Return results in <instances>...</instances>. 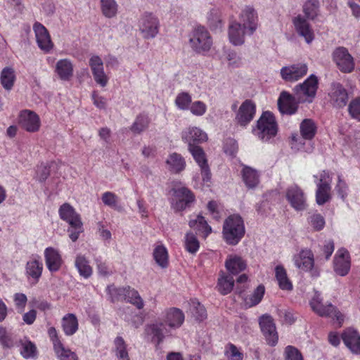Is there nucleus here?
Segmentation results:
<instances>
[{
  "label": "nucleus",
  "mask_w": 360,
  "mask_h": 360,
  "mask_svg": "<svg viewBox=\"0 0 360 360\" xmlns=\"http://www.w3.org/2000/svg\"><path fill=\"white\" fill-rule=\"evenodd\" d=\"M200 247L196 236L192 232H188L185 236V248L190 253H195Z\"/></svg>",
  "instance_id": "864d4df0"
},
{
  "label": "nucleus",
  "mask_w": 360,
  "mask_h": 360,
  "mask_svg": "<svg viewBox=\"0 0 360 360\" xmlns=\"http://www.w3.org/2000/svg\"><path fill=\"white\" fill-rule=\"evenodd\" d=\"M330 102L336 108L345 106L348 101V94L346 89L340 83H333L328 93Z\"/></svg>",
  "instance_id": "dca6fc26"
},
{
  "label": "nucleus",
  "mask_w": 360,
  "mask_h": 360,
  "mask_svg": "<svg viewBox=\"0 0 360 360\" xmlns=\"http://www.w3.org/2000/svg\"><path fill=\"white\" fill-rule=\"evenodd\" d=\"M300 133L303 139L311 140L316 132L315 122L311 119H304L300 124Z\"/></svg>",
  "instance_id": "58836bf2"
},
{
  "label": "nucleus",
  "mask_w": 360,
  "mask_h": 360,
  "mask_svg": "<svg viewBox=\"0 0 360 360\" xmlns=\"http://www.w3.org/2000/svg\"><path fill=\"white\" fill-rule=\"evenodd\" d=\"M319 0H307L303 6V11L308 19L313 20L317 15Z\"/></svg>",
  "instance_id": "3c124183"
},
{
  "label": "nucleus",
  "mask_w": 360,
  "mask_h": 360,
  "mask_svg": "<svg viewBox=\"0 0 360 360\" xmlns=\"http://www.w3.org/2000/svg\"><path fill=\"white\" fill-rule=\"evenodd\" d=\"M166 164L168 169L173 173H179L183 171L186 167V162L184 158L176 153L171 154L167 160Z\"/></svg>",
  "instance_id": "f704fd0d"
},
{
  "label": "nucleus",
  "mask_w": 360,
  "mask_h": 360,
  "mask_svg": "<svg viewBox=\"0 0 360 360\" xmlns=\"http://www.w3.org/2000/svg\"><path fill=\"white\" fill-rule=\"evenodd\" d=\"M153 258L155 262L162 268L168 266V252L163 245H157L153 250Z\"/></svg>",
  "instance_id": "37998d69"
},
{
  "label": "nucleus",
  "mask_w": 360,
  "mask_h": 360,
  "mask_svg": "<svg viewBox=\"0 0 360 360\" xmlns=\"http://www.w3.org/2000/svg\"><path fill=\"white\" fill-rule=\"evenodd\" d=\"M101 10L107 18L114 17L117 11V4L115 0H101Z\"/></svg>",
  "instance_id": "8fccbe9b"
},
{
  "label": "nucleus",
  "mask_w": 360,
  "mask_h": 360,
  "mask_svg": "<svg viewBox=\"0 0 360 360\" xmlns=\"http://www.w3.org/2000/svg\"><path fill=\"white\" fill-rule=\"evenodd\" d=\"M44 257L46 265L51 272H56L60 269L63 260L57 250L51 247L46 248Z\"/></svg>",
  "instance_id": "cd10ccee"
},
{
  "label": "nucleus",
  "mask_w": 360,
  "mask_h": 360,
  "mask_svg": "<svg viewBox=\"0 0 360 360\" xmlns=\"http://www.w3.org/2000/svg\"><path fill=\"white\" fill-rule=\"evenodd\" d=\"M245 262L239 256L229 255L226 260L225 266L232 274H238L246 268Z\"/></svg>",
  "instance_id": "2f4dec72"
},
{
  "label": "nucleus",
  "mask_w": 360,
  "mask_h": 360,
  "mask_svg": "<svg viewBox=\"0 0 360 360\" xmlns=\"http://www.w3.org/2000/svg\"><path fill=\"white\" fill-rule=\"evenodd\" d=\"M308 70L305 63L294 64L283 67L281 70V77L287 82H295L304 77Z\"/></svg>",
  "instance_id": "4468645a"
},
{
  "label": "nucleus",
  "mask_w": 360,
  "mask_h": 360,
  "mask_svg": "<svg viewBox=\"0 0 360 360\" xmlns=\"http://www.w3.org/2000/svg\"><path fill=\"white\" fill-rule=\"evenodd\" d=\"M285 360H303V357L297 348L287 346L285 349Z\"/></svg>",
  "instance_id": "680f3d73"
},
{
  "label": "nucleus",
  "mask_w": 360,
  "mask_h": 360,
  "mask_svg": "<svg viewBox=\"0 0 360 360\" xmlns=\"http://www.w3.org/2000/svg\"><path fill=\"white\" fill-rule=\"evenodd\" d=\"M0 345L4 349H11L18 345V340L8 333L6 328L0 326Z\"/></svg>",
  "instance_id": "c03bdc74"
},
{
  "label": "nucleus",
  "mask_w": 360,
  "mask_h": 360,
  "mask_svg": "<svg viewBox=\"0 0 360 360\" xmlns=\"http://www.w3.org/2000/svg\"><path fill=\"white\" fill-rule=\"evenodd\" d=\"M114 346L113 352L117 360H130L127 349V345L122 337L118 336L115 339Z\"/></svg>",
  "instance_id": "e433bc0d"
},
{
  "label": "nucleus",
  "mask_w": 360,
  "mask_h": 360,
  "mask_svg": "<svg viewBox=\"0 0 360 360\" xmlns=\"http://www.w3.org/2000/svg\"><path fill=\"white\" fill-rule=\"evenodd\" d=\"M108 292L110 296L111 301L112 302L124 299L125 293L127 291V287L124 288H116L113 285L108 287Z\"/></svg>",
  "instance_id": "6e6d98bb"
},
{
  "label": "nucleus",
  "mask_w": 360,
  "mask_h": 360,
  "mask_svg": "<svg viewBox=\"0 0 360 360\" xmlns=\"http://www.w3.org/2000/svg\"><path fill=\"white\" fill-rule=\"evenodd\" d=\"M240 22L243 23L242 26L246 28L247 33L251 35L257 30V15L254 8L250 6H246L240 15Z\"/></svg>",
  "instance_id": "6ab92c4d"
},
{
  "label": "nucleus",
  "mask_w": 360,
  "mask_h": 360,
  "mask_svg": "<svg viewBox=\"0 0 360 360\" xmlns=\"http://www.w3.org/2000/svg\"><path fill=\"white\" fill-rule=\"evenodd\" d=\"M78 320L74 314H68L62 319V328L68 336L74 335L78 330Z\"/></svg>",
  "instance_id": "c9c22d12"
},
{
  "label": "nucleus",
  "mask_w": 360,
  "mask_h": 360,
  "mask_svg": "<svg viewBox=\"0 0 360 360\" xmlns=\"http://www.w3.org/2000/svg\"><path fill=\"white\" fill-rule=\"evenodd\" d=\"M25 270L27 276L31 277L35 283H37L41 276L43 264L38 259H32L27 262Z\"/></svg>",
  "instance_id": "473e14b6"
},
{
  "label": "nucleus",
  "mask_w": 360,
  "mask_h": 360,
  "mask_svg": "<svg viewBox=\"0 0 360 360\" xmlns=\"http://www.w3.org/2000/svg\"><path fill=\"white\" fill-rule=\"evenodd\" d=\"M278 107L281 113L292 115L297 110V103L290 94L283 91L278 100Z\"/></svg>",
  "instance_id": "b1692460"
},
{
  "label": "nucleus",
  "mask_w": 360,
  "mask_h": 360,
  "mask_svg": "<svg viewBox=\"0 0 360 360\" xmlns=\"http://www.w3.org/2000/svg\"><path fill=\"white\" fill-rule=\"evenodd\" d=\"M174 195L177 200L173 203L172 207L176 212L185 210L195 200L193 193L186 187L174 189Z\"/></svg>",
  "instance_id": "ddd939ff"
},
{
  "label": "nucleus",
  "mask_w": 360,
  "mask_h": 360,
  "mask_svg": "<svg viewBox=\"0 0 360 360\" xmlns=\"http://www.w3.org/2000/svg\"><path fill=\"white\" fill-rule=\"evenodd\" d=\"M245 225L238 214L230 215L223 224V238L226 243L236 245L245 235Z\"/></svg>",
  "instance_id": "f257e3e1"
},
{
  "label": "nucleus",
  "mask_w": 360,
  "mask_h": 360,
  "mask_svg": "<svg viewBox=\"0 0 360 360\" xmlns=\"http://www.w3.org/2000/svg\"><path fill=\"white\" fill-rule=\"evenodd\" d=\"M241 170L242 179L248 188L256 187L259 182V174L254 168L242 165Z\"/></svg>",
  "instance_id": "c85d7f7f"
},
{
  "label": "nucleus",
  "mask_w": 360,
  "mask_h": 360,
  "mask_svg": "<svg viewBox=\"0 0 360 360\" xmlns=\"http://www.w3.org/2000/svg\"><path fill=\"white\" fill-rule=\"evenodd\" d=\"M333 58L338 69L344 73H350L354 69V61L348 50L340 46L333 53Z\"/></svg>",
  "instance_id": "423d86ee"
},
{
  "label": "nucleus",
  "mask_w": 360,
  "mask_h": 360,
  "mask_svg": "<svg viewBox=\"0 0 360 360\" xmlns=\"http://www.w3.org/2000/svg\"><path fill=\"white\" fill-rule=\"evenodd\" d=\"M188 224L191 228L197 229L205 233V236L212 232L211 227L202 215H198L195 219L190 220Z\"/></svg>",
  "instance_id": "de8ad7c7"
},
{
  "label": "nucleus",
  "mask_w": 360,
  "mask_h": 360,
  "mask_svg": "<svg viewBox=\"0 0 360 360\" xmlns=\"http://www.w3.org/2000/svg\"><path fill=\"white\" fill-rule=\"evenodd\" d=\"M1 83L6 90H11L15 80V70L11 67L4 68L1 73Z\"/></svg>",
  "instance_id": "ea45409f"
},
{
  "label": "nucleus",
  "mask_w": 360,
  "mask_h": 360,
  "mask_svg": "<svg viewBox=\"0 0 360 360\" xmlns=\"http://www.w3.org/2000/svg\"><path fill=\"white\" fill-rule=\"evenodd\" d=\"M310 306L312 310L320 316L335 319L339 323H341L344 320L343 315L336 307L331 303L327 304L323 303L321 294L317 291L315 292L310 301Z\"/></svg>",
  "instance_id": "20e7f679"
},
{
  "label": "nucleus",
  "mask_w": 360,
  "mask_h": 360,
  "mask_svg": "<svg viewBox=\"0 0 360 360\" xmlns=\"http://www.w3.org/2000/svg\"><path fill=\"white\" fill-rule=\"evenodd\" d=\"M189 109L193 115L202 116L206 112L207 106L203 102L198 101L191 103Z\"/></svg>",
  "instance_id": "0e129e2a"
},
{
  "label": "nucleus",
  "mask_w": 360,
  "mask_h": 360,
  "mask_svg": "<svg viewBox=\"0 0 360 360\" xmlns=\"http://www.w3.org/2000/svg\"><path fill=\"white\" fill-rule=\"evenodd\" d=\"M259 323L267 344L271 347L275 346L278 342V335L273 318L268 314L262 315L259 318Z\"/></svg>",
  "instance_id": "6e6552de"
},
{
  "label": "nucleus",
  "mask_w": 360,
  "mask_h": 360,
  "mask_svg": "<svg viewBox=\"0 0 360 360\" xmlns=\"http://www.w3.org/2000/svg\"><path fill=\"white\" fill-rule=\"evenodd\" d=\"M124 300L134 305L138 309L143 308L144 302L139 292L129 286L127 287Z\"/></svg>",
  "instance_id": "49530a36"
},
{
  "label": "nucleus",
  "mask_w": 360,
  "mask_h": 360,
  "mask_svg": "<svg viewBox=\"0 0 360 360\" xmlns=\"http://www.w3.org/2000/svg\"><path fill=\"white\" fill-rule=\"evenodd\" d=\"M350 256L345 248L338 250L333 260L335 272L340 276H346L350 270Z\"/></svg>",
  "instance_id": "9b49d317"
},
{
  "label": "nucleus",
  "mask_w": 360,
  "mask_h": 360,
  "mask_svg": "<svg viewBox=\"0 0 360 360\" xmlns=\"http://www.w3.org/2000/svg\"><path fill=\"white\" fill-rule=\"evenodd\" d=\"M38 46L42 51L49 52L53 48V43L46 28L40 22H35L33 25Z\"/></svg>",
  "instance_id": "f3484780"
},
{
  "label": "nucleus",
  "mask_w": 360,
  "mask_h": 360,
  "mask_svg": "<svg viewBox=\"0 0 360 360\" xmlns=\"http://www.w3.org/2000/svg\"><path fill=\"white\" fill-rule=\"evenodd\" d=\"M275 277L281 290L287 291L292 290V283L288 276L286 270L282 265H277L275 267Z\"/></svg>",
  "instance_id": "7c9ffc66"
},
{
  "label": "nucleus",
  "mask_w": 360,
  "mask_h": 360,
  "mask_svg": "<svg viewBox=\"0 0 360 360\" xmlns=\"http://www.w3.org/2000/svg\"><path fill=\"white\" fill-rule=\"evenodd\" d=\"M309 223L315 231H320L325 226V219L320 214H313L309 217Z\"/></svg>",
  "instance_id": "13d9d810"
},
{
  "label": "nucleus",
  "mask_w": 360,
  "mask_h": 360,
  "mask_svg": "<svg viewBox=\"0 0 360 360\" xmlns=\"http://www.w3.org/2000/svg\"><path fill=\"white\" fill-rule=\"evenodd\" d=\"M208 22L211 29L217 30L221 26L220 15L217 10L212 9L208 14Z\"/></svg>",
  "instance_id": "4d7b16f0"
},
{
  "label": "nucleus",
  "mask_w": 360,
  "mask_h": 360,
  "mask_svg": "<svg viewBox=\"0 0 360 360\" xmlns=\"http://www.w3.org/2000/svg\"><path fill=\"white\" fill-rule=\"evenodd\" d=\"M190 43L196 52L203 53L210 49L212 39L209 32L204 27L198 26L193 30Z\"/></svg>",
  "instance_id": "39448f33"
},
{
  "label": "nucleus",
  "mask_w": 360,
  "mask_h": 360,
  "mask_svg": "<svg viewBox=\"0 0 360 360\" xmlns=\"http://www.w3.org/2000/svg\"><path fill=\"white\" fill-rule=\"evenodd\" d=\"M264 292L265 289L264 285H259L251 295L250 297V302H247V303L250 304V306H254L257 304L261 302L264 295Z\"/></svg>",
  "instance_id": "052dcab7"
},
{
  "label": "nucleus",
  "mask_w": 360,
  "mask_h": 360,
  "mask_svg": "<svg viewBox=\"0 0 360 360\" xmlns=\"http://www.w3.org/2000/svg\"><path fill=\"white\" fill-rule=\"evenodd\" d=\"M19 125L26 131L34 133L39 130L41 120L39 115L30 110H24L19 115Z\"/></svg>",
  "instance_id": "9d476101"
},
{
  "label": "nucleus",
  "mask_w": 360,
  "mask_h": 360,
  "mask_svg": "<svg viewBox=\"0 0 360 360\" xmlns=\"http://www.w3.org/2000/svg\"><path fill=\"white\" fill-rule=\"evenodd\" d=\"M255 113V104L251 101L246 100L240 106L236 116V120L240 126H246L252 120Z\"/></svg>",
  "instance_id": "a211bd4d"
},
{
  "label": "nucleus",
  "mask_w": 360,
  "mask_h": 360,
  "mask_svg": "<svg viewBox=\"0 0 360 360\" xmlns=\"http://www.w3.org/2000/svg\"><path fill=\"white\" fill-rule=\"evenodd\" d=\"M182 139L188 143L189 146H196V144L207 139V134L198 127H189L182 133Z\"/></svg>",
  "instance_id": "4be33fe9"
},
{
  "label": "nucleus",
  "mask_w": 360,
  "mask_h": 360,
  "mask_svg": "<svg viewBox=\"0 0 360 360\" xmlns=\"http://www.w3.org/2000/svg\"><path fill=\"white\" fill-rule=\"evenodd\" d=\"M277 131L274 116L269 112H265L257 121L254 133L262 141H267L276 135Z\"/></svg>",
  "instance_id": "7ed1b4c3"
},
{
  "label": "nucleus",
  "mask_w": 360,
  "mask_h": 360,
  "mask_svg": "<svg viewBox=\"0 0 360 360\" xmlns=\"http://www.w3.org/2000/svg\"><path fill=\"white\" fill-rule=\"evenodd\" d=\"M101 200L104 205L112 208H116L118 197L114 193L107 191L102 195Z\"/></svg>",
  "instance_id": "e2e57ef3"
},
{
  "label": "nucleus",
  "mask_w": 360,
  "mask_h": 360,
  "mask_svg": "<svg viewBox=\"0 0 360 360\" xmlns=\"http://www.w3.org/2000/svg\"><path fill=\"white\" fill-rule=\"evenodd\" d=\"M53 350L59 360H79L77 354L65 347L63 343H58Z\"/></svg>",
  "instance_id": "a18cd8bd"
},
{
  "label": "nucleus",
  "mask_w": 360,
  "mask_h": 360,
  "mask_svg": "<svg viewBox=\"0 0 360 360\" xmlns=\"http://www.w3.org/2000/svg\"><path fill=\"white\" fill-rule=\"evenodd\" d=\"M191 103V96L186 92L179 94L175 99L176 105L182 110H188Z\"/></svg>",
  "instance_id": "5fc2aeb1"
},
{
  "label": "nucleus",
  "mask_w": 360,
  "mask_h": 360,
  "mask_svg": "<svg viewBox=\"0 0 360 360\" xmlns=\"http://www.w3.org/2000/svg\"><path fill=\"white\" fill-rule=\"evenodd\" d=\"M331 178L328 172L323 171L317 183L316 200L318 205H322L330 199Z\"/></svg>",
  "instance_id": "1a4fd4ad"
},
{
  "label": "nucleus",
  "mask_w": 360,
  "mask_h": 360,
  "mask_svg": "<svg viewBox=\"0 0 360 360\" xmlns=\"http://www.w3.org/2000/svg\"><path fill=\"white\" fill-rule=\"evenodd\" d=\"M59 214L63 220L69 224L70 228L68 229L69 237L72 241L75 242L79 234L83 232V223L80 215L69 203H64L60 207Z\"/></svg>",
  "instance_id": "f03ea898"
},
{
  "label": "nucleus",
  "mask_w": 360,
  "mask_h": 360,
  "mask_svg": "<svg viewBox=\"0 0 360 360\" xmlns=\"http://www.w3.org/2000/svg\"><path fill=\"white\" fill-rule=\"evenodd\" d=\"M184 312L176 307H172L165 311L163 321L165 323L172 329L179 328L184 321Z\"/></svg>",
  "instance_id": "aec40b11"
},
{
  "label": "nucleus",
  "mask_w": 360,
  "mask_h": 360,
  "mask_svg": "<svg viewBox=\"0 0 360 360\" xmlns=\"http://www.w3.org/2000/svg\"><path fill=\"white\" fill-rule=\"evenodd\" d=\"M19 345L21 346L20 354L25 359L34 358L37 356V347L31 341L27 339L18 340L17 346Z\"/></svg>",
  "instance_id": "79ce46f5"
},
{
  "label": "nucleus",
  "mask_w": 360,
  "mask_h": 360,
  "mask_svg": "<svg viewBox=\"0 0 360 360\" xmlns=\"http://www.w3.org/2000/svg\"><path fill=\"white\" fill-rule=\"evenodd\" d=\"M248 34L246 28L242 24L233 22L229 27V38L230 42L234 46H240L245 42V35Z\"/></svg>",
  "instance_id": "393cba45"
},
{
  "label": "nucleus",
  "mask_w": 360,
  "mask_h": 360,
  "mask_svg": "<svg viewBox=\"0 0 360 360\" xmlns=\"http://www.w3.org/2000/svg\"><path fill=\"white\" fill-rule=\"evenodd\" d=\"M13 301L16 309L22 312L26 306L27 297L24 293L17 292L13 296Z\"/></svg>",
  "instance_id": "774afa93"
},
{
  "label": "nucleus",
  "mask_w": 360,
  "mask_h": 360,
  "mask_svg": "<svg viewBox=\"0 0 360 360\" xmlns=\"http://www.w3.org/2000/svg\"><path fill=\"white\" fill-rule=\"evenodd\" d=\"M287 200L292 207L297 211H302L307 208L306 198L302 190L296 185L290 186L285 194Z\"/></svg>",
  "instance_id": "f8f14e48"
},
{
  "label": "nucleus",
  "mask_w": 360,
  "mask_h": 360,
  "mask_svg": "<svg viewBox=\"0 0 360 360\" xmlns=\"http://www.w3.org/2000/svg\"><path fill=\"white\" fill-rule=\"evenodd\" d=\"M295 265L302 271H309L314 266V255L310 250L305 249L294 256Z\"/></svg>",
  "instance_id": "a878e982"
},
{
  "label": "nucleus",
  "mask_w": 360,
  "mask_h": 360,
  "mask_svg": "<svg viewBox=\"0 0 360 360\" xmlns=\"http://www.w3.org/2000/svg\"><path fill=\"white\" fill-rule=\"evenodd\" d=\"M89 65L92 74L104 70L102 59L96 55H94L90 58Z\"/></svg>",
  "instance_id": "69168bd1"
},
{
  "label": "nucleus",
  "mask_w": 360,
  "mask_h": 360,
  "mask_svg": "<svg viewBox=\"0 0 360 360\" xmlns=\"http://www.w3.org/2000/svg\"><path fill=\"white\" fill-rule=\"evenodd\" d=\"M234 286V279L230 275L221 274L218 278L217 288L222 295H227L231 292Z\"/></svg>",
  "instance_id": "a19ab883"
},
{
  "label": "nucleus",
  "mask_w": 360,
  "mask_h": 360,
  "mask_svg": "<svg viewBox=\"0 0 360 360\" xmlns=\"http://www.w3.org/2000/svg\"><path fill=\"white\" fill-rule=\"evenodd\" d=\"M188 150L201 169V174L204 182H209L211 179V172L202 149L196 146H189Z\"/></svg>",
  "instance_id": "2eb2a0df"
},
{
  "label": "nucleus",
  "mask_w": 360,
  "mask_h": 360,
  "mask_svg": "<svg viewBox=\"0 0 360 360\" xmlns=\"http://www.w3.org/2000/svg\"><path fill=\"white\" fill-rule=\"evenodd\" d=\"M56 72L61 80L68 81L73 75V65L68 59H60L56 64Z\"/></svg>",
  "instance_id": "c756f323"
},
{
  "label": "nucleus",
  "mask_w": 360,
  "mask_h": 360,
  "mask_svg": "<svg viewBox=\"0 0 360 360\" xmlns=\"http://www.w3.org/2000/svg\"><path fill=\"white\" fill-rule=\"evenodd\" d=\"M149 118L148 116L144 115H139L136 117L134 122L130 127V130L134 134H141L146 129H148L149 126Z\"/></svg>",
  "instance_id": "09e8293b"
},
{
  "label": "nucleus",
  "mask_w": 360,
  "mask_h": 360,
  "mask_svg": "<svg viewBox=\"0 0 360 360\" xmlns=\"http://www.w3.org/2000/svg\"><path fill=\"white\" fill-rule=\"evenodd\" d=\"M160 22L151 13L145 14L139 20V30L146 39L155 37L159 32Z\"/></svg>",
  "instance_id": "0eeeda50"
},
{
  "label": "nucleus",
  "mask_w": 360,
  "mask_h": 360,
  "mask_svg": "<svg viewBox=\"0 0 360 360\" xmlns=\"http://www.w3.org/2000/svg\"><path fill=\"white\" fill-rule=\"evenodd\" d=\"M318 89V78L311 75L302 84L297 85L294 90L297 96L314 98Z\"/></svg>",
  "instance_id": "412c9836"
},
{
  "label": "nucleus",
  "mask_w": 360,
  "mask_h": 360,
  "mask_svg": "<svg viewBox=\"0 0 360 360\" xmlns=\"http://www.w3.org/2000/svg\"><path fill=\"white\" fill-rule=\"evenodd\" d=\"M75 265L81 276L87 278L91 276L92 268L89 265V261L84 255H77Z\"/></svg>",
  "instance_id": "4c0bfd02"
},
{
  "label": "nucleus",
  "mask_w": 360,
  "mask_h": 360,
  "mask_svg": "<svg viewBox=\"0 0 360 360\" xmlns=\"http://www.w3.org/2000/svg\"><path fill=\"white\" fill-rule=\"evenodd\" d=\"M191 312L197 321H202L207 318L206 309L198 301L191 300Z\"/></svg>",
  "instance_id": "603ef678"
},
{
  "label": "nucleus",
  "mask_w": 360,
  "mask_h": 360,
  "mask_svg": "<svg viewBox=\"0 0 360 360\" xmlns=\"http://www.w3.org/2000/svg\"><path fill=\"white\" fill-rule=\"evenodd\" d=\"M293 24L297 32L304 38L307 43L309 44L314 40V31L304 17L301 15L297 16L293 19Z\"/></svg>",
  "instance_id": "5701e85b"
},
{
  "label": "nucleus",
  "mask_w": 360,
  "mask_h": 360,
  "mask_svg": "<svg viewBox=\"0 0 360 360\" xmlns=\"http://www.w3.org/2000/svg\"><path fill=\"white\" fill-rule=\"evenodd\" d=\"M342 339L347 347L352 353H354L353 347L359 346L360 343V335L359 333L352 328H348L342 334Z\"/></svg>",
  "instance_id": "72a5a7b5"
},
{
  "label": "nucleus",
  "mask_w": 360,
  "mask_h": 360,
  "mask_svg": "<svg viewBox=\"0 0 360 360\" xmlns=\"http://www.w3.org/2000/svg\"><path fill=\"white\" fill-rule=\"evenodd\" d=\"M145 331L146 335L150 337L151 340L157 344L162 342L165 335L169 333L168 329L162 322H155L148 325Z\"/></svg>",
  "instance_id": "bb28decb"
},
{
  "label": "nucleus",
  "mask_w": 360,
  "mask_h": 360,
  "mask_svg": "<svg viewBox=\"0 0 360 360\" xmlns=\"http://www.w3.org/2000/svg\"><path fill=\"white\" fill-rule=\"evenodd\" d=\"M349 112L353 118L360 120V97L356 98L350 102Z\"/></svg>",
  "instance_id": "338daca9"
},
{
  "label": "nucleus",
  "mask_w": 360,
  "mask_h": 360,
  "mask_svg": "<svg viewBox=\"0 0 360 360\" xmlns=\"http://www.w3.org/2000/svg\"><path fill=\"white\" fill-rule=\"evenodd\" d=\"M238 146L236 141L231 138H228L224 143V151L226 154L234 157L238 152Z\"/></svg>",
  "instance_id": "bf43d9fd"
}]
</instances>
